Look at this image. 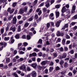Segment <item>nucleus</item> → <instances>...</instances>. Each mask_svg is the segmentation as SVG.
I'll return each instance as SVG.
<instances>
[{"instance_id": "f257e3e1", "label": "nucleus", "mask_w": 77, "mask_h": 77, "mask_svg": "<svg viewBox=\"0 0 77 77\" xmlns=\"http://www.w3.org/2000/svg\"><path fill=\"white\" fill-rule=\"evenodd\" d=\"M20 70H22L24 71H26V66L24 64H23L19 67Z\"/></svg>"}, {"instance_id": "f03ea898", "label": "nucleus", "mask_w": 77, "mask_h": 77, "mask_svg": "<svg viewBox=\"0 0 77 77\" xmlns=\"http://www.w3.org/2000/svg\"><path fill=\"white\" fill-rule=\"evenodd\" d=\"M15 42V39H14V37L12 36L10 38V40L9 42V43L12 44Z\"/></svg>"}, {"instance_id": "7ed1b4c3", "label": "nucleus", "mask_w": 77, "mask_h": 77, "mask_svg": "<svg viewBox=\"0 0 77 77\" xmlns=\"http://www.w3.org/2000/svg\"><path fill=\"white\" fill-rule=\"evenodd\" d=\"M17 17H14L13 18L12 21L11 23H13V24H15L17 23Z\"/></svg>"}, {"instance_id": "20e7f679", "label": "nucleus", "mask_w": 77, "mask_h": 77, "mask_svg": "<svg viewBox=\"0 0 77 77\" xmlns=\"http://www.w3.org/2000/svg\"><path fill=\"white\" fill-rule=\"evenodd\" d=\"M67 56V54H66V53L64 52L63 54L62 57H60V59H65V58H66Z\"/></svg>"}, {"instance_id": "39448f33", "label": "nucleus", "mask_w": 77, "mask_h": 77, "mask_svg": "<svg viewBox=\"0 0 77 77\" xmlns=\"http://www.w3.org/2000/svg\"><path fill=\"white\" fill-rule=\"evenodd\" d=\"M4 45V47L5 48L6 47V46H7V43L6 42H4L3 43V42H0V46H3Z\"/></svg>"}, {"instance_id": "423d86ee", "label": "nucleus", "mask_w": 77, "mask_h": 77, "mask_svg": "<svg viewBox=\"0 0 77 77\" xmlns=\"http://www.w3.org/2000/svg\"><path fill=\"white\" fill-rule=\"evenodd\" d=\"M10 30H12L13 32H15L16 30L15 25H13L10 28Z\"/></svg>"}, {"instance_id": "0eeeda50", "label": "nucleus", "mask_w": 77, "mask_h": 77, "mask_svg": "<svg viewBox=\"0 0 77 77\" xmlns=\"http://www.w3.org/2000/svg\"><path fill=\"white\" fill-rule=\"evenodd\" d=\"M47 63H48V61H47V60H45L42 61L40 64L42 65V66H44L46 65Z\"/></svg>"}, {"instance_id": "6e6552de", "label": "nucleus", "mask_w": 77, "mask_h": 77, "mask_svg": "<svg viewBox=\"0 0 77 77\" xmlns=\"http://www.w3.org/2000/svg\"><path fill=\"white\" fill-rule=\"evenodd\" d=\"M76 8V6L75 5H73L72 7V10L71 11L72 14H73L75 12V9Z\"/></svg>"}, {"instance_id": "1a4fd4ad", "label": "nucleus", "mask_w": 77, "mask_h": 77, "mask_svg": "<svg viewBox=\"0 0 77 77\" xmlns=\"http://www.w3.org/2000/svg\"><path fill=\"white\" fill-rule=\"evenodd\" d=\"M36 55H37V54L36 52H33L32 54H29V57H32V56L35 57V56H36Z\"/></svg>"}, {"instance_id": "9d476101", "label": "nucleus", "mask_w": 77, "mask_h": 77, "mask_svg": "<svg viewBox=\"0 0 77 77\" xmlns=\"http://www.w3.org/2000/svg\"><path fill=\"white\" fill-rule=\"evenodd\" d=\"M31 66L34 69H36L37 66V63H33L31 64Z\"/></svg>"}, {"instance_id": "9b49d317", "label": "nucleus", "mask_w": 77, "mask_h": 77, "mask_svg": "<svg viewBox=\"0 0 77 77\" xmlns=\"http://www.w3.org/2000/svg\"><path fill=\"white\" fill-rule=\"evenodd\" d=\"M26 60V58H20L19 59L17 60V61L18 62H23V60Z\"/></svg>"}, {"instance_id": "f8f14e48", "label": "nucleus", "mask_w": 77, "mask_h": 77, "mask_svg": "<svg viewBox=\"0 0 77 77\" xmlns=\"http://www.w3.org/2000/svg\"><path fill=\"white\" fill-rule=\"evenodd\" d=\"M33 77H36V72L35 71H32L31 73Z\"/></svg>"}, {"instance_id": "ddd939ff", "label": "nucleus", "mask_w": 77, "mask_h": 77, "mask_svg": "<svg viewBox=\"0 0 77 77\" xmlns=\"http://www.w3.org/2000/svg\"><path fill=\"white\" fill-rule=\"evenodd\" d=\"M61 23V20H59L55 23V26L57 27H58L60 26V23Z\"/></svg>"}, {"instance_id": "4468645a", "label": "nucleus", "mask_w": 77, "mask_h": 77, "mask_svg": "<svg viewBox=\"0 0 77 77\" xmlns=\"http://www.w3.org/2000/svg\"><path fill=\"white\" fill-rule=\"evenodd\" d=\"M19 14H23L24 12V10L23 8H20L19 11Z\"/></svg>"}, {"instance_id": "2eb2a0df", "label": "nucleus", "mask_w": 77, "mask_h": 77, "mask_svg": "<svg viewBox=\"0 0 77 77\" xmlns=\"http://www.w3.org/2000/svg\"><path fill=\"white\" fill-rule=\"evenodd\" d=\"M55 14H56V18H58L59 17L60 15V13L59 11H56Z\"/></svg>"}, {"instance_id": "dca6fc26", "label": "nucleus", "mask_w": 77, "mask_h": 77, "mask_svg": "<svg viewBox=\"0 0 77 77\" xmlns=\"http://www.w3.org/2000/svg\"><path fill=\"white\" fill-rule=\"evenodd\" d=\"M65 11H66V8H65V7L64 6L62 8L61 12H65Z\"/></svg>"}, {"instance_id": "f3484780", "label": "nucleus", "mask_w": 77, "mask_h": 77, "mask_svg": "<svg viewBox=\"0 0 77 77\" xmlns=\"http://www.w3.org/2000/svg\"><path fill=\"white\" fill-rule=\"evenodd\" d=\"M68 65H69V64H68V63L67 62H65L64 65V68H67L68 66Z\"/></svg>"}, {"instance_id": "a211bd4d", "label": "nucleus", "mask_w": 77, "mask_h": 77, "mask_svg": "<svg viewBox=\"0 0 77 77\" xmlns=\"http://www.w3.org/2000/svg\"><path fill=\"white\" fill-rule=\"evenodd\" d=\"M6 63H8L9 62H10V58H6Z\"/></svg>"}, {"instance_id": "6ab92c4d", "label": "nucleus", "mask_w": 77, "mask_h": 77, "mask_svg": "<svg viewBox=\"0 0 77 77\" xmlns=\"http://www.w3.org/2000/svg\"><path fill=\"white\" fill-rule=\"evenodd\" d=\"M10 39V37H5L4 38V41H9Z\"/></svg>"}, {"instance_id": "aec40b11", "label": "nucleus", "mask_w": 77, "mask_h": 77, "mask_svg": "<svg viewBox=\"0 0 77 77\" xmlns=\"http://www.w3.org/2000/svg\"><path fill=\"white\" fill-rule=\"evenodd\" d=\"M66 42V39H63L62 41V44L63 45H65V42Z\"/></svg>"}, {"instance_id": "412c9836", "label": "nucleus", "mask_w": 77, "mask_h": 77, "mask_svg": "<svg viewBox=\"0 0 77 77\" xmlns=\"http://www.w3.org/2000/svg\"><path fill=\"white\" fill-rule=\"evenodd\" d=\"M17 2H13L12 4V6L13 8H15L16 6H17Z\"/></svg>"}, {"instance_id": "4be33fe9", "label": "nucleus", "mask_w": 77, "mask_h": 77, "mask_svg": "<svg viewBox=\"0 0 77 77\" xmlns=\"http://www.w3.org/2000/svg\"><path fill=\"white\" fill-rule=\"evenodd\" d=\"M13 17H14V14H11L10 15L8 18V20H11V18H13Z\"/></svg>"}, {"instance_id": "5701e85b", "label": "nucleus", "mask_w": 77, "mask_h": 77, "mask_svg": "<svg viewBox=\"0 0 77 77\" xmlns=\"http://www.w3.org/2000/svg\"><path fill=\"white\" fill-rule=\"evenodd\" d=\"M24 11L25 12H27V9H28V7L27 6H25L24 8Z\"/></svg>"}, {"instance_id": "b1692460", "label": "nucleus", "mask_w": 77, "mask_h": 77, "mask_svg": "<svg viewBox=\"0 0 77 77\" xmlns=\"http://www.w3.org/2000/svg\"><path fill=\"white\" fill-rule=\"evenodd\" d=\"M45 6L47 8H48L49 7H50V3H46Z\"/></svg>"}, {"instance_id": "393cba45", "label": "nucleus", "mask_w": 77, "mask_h": 77, "mask_svg": "<svg viewBox=\"0 0 77 77\" xmlns=\"http://www.w3.org/2000/svg\"><path fill=\"white\" fill-rule=\"evenodd\" d=\"M15 38L16 39H20V35L18 34H16L15 36Z\"/></svg>"}, {"instance_id": "a878e982", "label": "nucleus", "mask_w": 77, "mask_h": 77, "mask_svg": "<svg viewBox=\"0 0 77 77\" xmlns=\"http://www.w3.org/2000/svg\"><path fill=\"white\" fill-rule=\"evenodd\" d=\"M74 58H72V59H70L69 60V63H71L73 62H74Z\"/></svg>"}, {"instance_id": "bb28decb", "label": "nucleus", "mask_w": 77, "mask_h": 77, "mask_svg": "<svg viewBox=\"0 0 77 77\" xmlns=\"http://www.w3.org/2000/svg\"><path fill=\"white\" fill-rule=\"evenodd\" d=\"M57 36H61V33L60 31H57Z\"/></svg>"}, {"instance_id": "cd10ccee", "label": "nucleus", "mask_w": 77, "mask_h": 77, "mask_svg": "<svg viewBox=\"0 0 77 77\" xmlns=\"http://www.w3.org/2000/svg\"><path fill=\"white\" fill-rule=\"evenodd\" d=\"M26 38L27 39V40H29L31 38V37L30 35H28L26 36Z\"/></svg>"}, {"instance_id": "c85d7f7f", "label": "nucleus", "mask_w": 77, "mask_h": 77, "mask_svg": "<svg viewBox=\"0 0 77 77\" xmlns=\"http://www.w3.org/2000/svg\"><path fill=\"white\" fill-rule=\"evenodd\" d=\"M15 11V9L14 8H13L11 10H10V11L9 12L10 14H12L14 12V11Z\"/></svg>"}, {"instance_id": "c756f323", "label": "nucleus", "mask_w": 77, "mask_h": 77, "mask_svg": "<svg viewBox=\"0 0 77 77\" xmlns=\"http://www.w3.org/2000/svg\"><path fill=\"white\" fill-rule=\"evenodd\" d=\"M29 25V23H26L24 25V26L25 27H28Z\"/></svg>"}, {"instance_id": "7c9ffc66", "label": "nucleus", "mask_w": 77, "mask_h": 77, "mask_svg": "<svg viewBox=\"0 0 77 77\" xmlns=\"http://www.w3.org/2000/svg\"><path fill=\"white\" fill-rule=\"evenodd\" d=\"M70 17H71V15H70L69 14H68L67 15H66V17H65V18H66L67 19H68V18H70Z\"/></svg>"}, {"instance_id": "2f4dec72", "label": "nucleus", "mask_w": 77, "mask_h": 77, "mask_svg": "<svg viewBox=\"0 0 77 77\" xmlns=\"http://www.w3.org/2000/svg\"><path fill=\"white\" fill-rule=\"evenodd\" d=\"M18 32H20L21 29V26H19L17 27Z\"/></svg>"}, {"instance_id": "473e14b6", "label": "nucleus", "mask_w": 77, "mask_h": 77, "mask_svg": "<svg viewBox=\"0 0 77 77\" xmlns=\"http://www.w3.org/2000/svg\"><path fill=\"white\" fill-rule=\"evenodd\" d=\"M42 11L43 12H47V8H42Z\"/></svg>"}, {"instance_id": "72a5a7b5", "label": "nucleus", "mask_w": 77, "mask_h": 77, "mask_svg": "<svg viewBox=\"0 0 77 77\" xmlns=\"http://www.w3.org/2000/svg\"><path fill=\"white\" fill-rule=\"evenodd\" d=\"M33 51L35 52H38V51H39V50L36 48H35L33 49Z\"/></svg>"}, {"instance_id": "f704fd0d", "label": "nucleus", "mask_w": 77, "mask_h": 77, "mask_svg": "<svg viewBox=\"0 0 77 77\" xmlns=\"http://www.w3.org/2000/svg\"><path fill=\"white\" fill-rule=\"evenodd\" d=\"M48 15H49L47 13H45L44 15V17H48Z\"/></svg>"}, {"instance_id": "c9c22d12", "label": "nucleus", "mask_w": 77, "mask_h": 77, "mask_svg": "<svg viewBox=\"0 0 77 77\" xmlns=\"http://www.w3.org/2000/svg\"><path fill=\"white\" fill-rule=\"evenodd\" d=\"M55 2V1L54 0H51L50 1V5H51L52 4H53Z\"/></svg>"}, {"instance_id": "e433bc0d", "label": "nucleus", "mask_w": 77, "mask_h": 77, "mask_svg": "<svg viewBox=\"0 0 77 77\" xmlns=\"http://www.w3.org/2000/svg\"><path fill=\"white\" fill-rule=\"evenodd\" d=\"M64 34H65V32H64V31H61V36H63L64 35Z\"/></svg>"}, {"instance_id": "4c0bfd02", "label": "nucleus", "mask_w": 77, "mask_h": 77, "mask_svg": "<svg viewBox=\"0 0 77 77\" xmlns=\"http://www.w3.org/2000/svg\"><path fill=\"white\" fill-rule=\"evenodd\" d=\"M76 23H77V22H72L70 23V25L74 26Z\"/></svg>"}, {"instance_id": "58836bf2", "label": "nucleus", "mask_w": 77, "mask_h": 77, "mask_svg": "<svg viewBox=\"0 0 77 77\" xmlns=\"http://www.w3.org/2000/svg\"><path fill=\"white\" fill-rule=\"evenodd\" d=\"M12 75H13L15 77H18V75H17L16 72L13 73Z\"/></svg>"}, {"instance_id": "ea45409f", "label": "nucleus", "mask_w": 77, "mask_h": 77, "mask_svg": "<svg viewBox=\"0 0 77 77\" xmlns=\"http://www.w3.org/2000/svg\"><path fill=\"white\" fill-rule=\"evenodd\" d=\"M64 50L65 51H66L68 50V48H67V47L64 46Z\"/></svg>"}, {"instance_id": "a19ab883", "label": "nucleus", "mask_w": 77, "mask_h": 77, "mask_svg": "<svg viewBox=\"0 0 77 77\" xmlns=\"http://www.w3.org/2000/svg\"><path fill=\"white\" fill-rule=\"evenodd\" d=\"M59 50H60V51L61 52L63 51V47H61L59 49Z\"/></svg>"}, {"instance_id": "79ce46f5", "label": "nucleus", "mask_w": 77, "mask_h": 77, "mask_svg": "<svg viewBox=\"0 0 77 77\" xmlns=\"http://www.w3.org/2000/svg\"><path fill=\"white\" fill-rule=\"evenodd\" d=\"M74 50H71L69 52V53H70L72 54H74Z\"/></svg>"}, {"instance_id": "37998d69", "label": "nucleus", "mask_w": 77, "mask_h": 77, "mask_svg": "<svg viewBox=\"0 0 77 77\" xmlns=\"http://www.w3.org/2000/svg\"><path fill=\"white\" fill-rule=\"evenodd\" d=\"M38 43H39L40 44H42V39H39Z\"/></svg>"}, {"instance_id": "c03bdc74", "label": "nucleus", "mask_w": 77, "mask_h": 77, "mask_svg": "<svg viewBox=\"0 0 77 77\" xmlns=\"http://www.w3.org/2000/svg\"><path fill=\"white\" fill-rule=\"evenodd\" d=\"M66 39H70V36L67 34L66 35Z\"/></svg>"}, {"instance_id": "a18cd8bd", "label": "nucleus", "mask_w": 77, "mask_h": 77, "mask_svg": "<svg viewBox=\"0 0 77 77\" xmlns=\"http://www.w3.org/2000/svg\"><path fill=\"white\" fill-rule=\"evenodd\" d=\"M1 34H3L4 33V28H2L1 29Z\"/></svg>"}, {"instance_id": "49530a36", "label": "nucleus", "mask_w": 77, "mask_h": 77, "mask_svg": "<svg viewBox=\"0 0 77 77\" xmlns=\"http://www.w3.org/2000/svg\"><path fill=\"white\" fill-rule=\"evenodd\" d=\"M60 41H61V39L60 38H58L57 41H56V43H58V42H60Z\"/></svg>"}, {"instance_id": "de8ad7c7", "label": "nucleus", "mask_w": 77, "mask_h": 77, "mask_svg": "<svg viewBox=\"0 0 77 77\" xmlns=\"http://www.w3.org/2000/svg\"><path fill=\"white\" fill-rule=\"evenodd\" d=\"M55 7L56 9H59L60 8V5H56L55 6Z\"/></svg>"}, {"instance_id": "09e8293b", "label": "nucleus", "mask_w": 77, "mask_h": 77, "mask_svg": "<svg viewBox=\"0 0 77 77\" xmlns=\"http://www.w3.org/2000/svg\"><path fill=\"white\" fill-rule=\"evenodd\" d=\"M38 68L39 70H41V69H42V66H41L39 65L38 66Z\"/></svg>"}, {"instance_id": "8fccbe9b", "label": "nucleus", "mask_w": 77, "mask_h": 77, "mask_svg": "<svg viewBox=\"0 0 77 77\" xmlns=\"http://www.w3.org/2000/svg\"><path fill=\"white\" fill-rule=\"evenodd\" d=\"M34 17L36 20L38 19V14H35V15L34 16Z\"/></svg>"}, {"instance_id": "3c124183", "label": "nucleus", "mask_w": 77, "mask_h": 77, "mask_svg": "<svg viewBox=\"0 0 77 77\" xmlns=\"http://www.w3.org/2000/svg\"><path fill=\"white\" fill-rule=\"evenodd\" d=\"M65 12H62V17H66V16H65V14L64 13Z\"/></svg>"}, {"instance_id": "603ef678", "label": "nucleus", "mask_w": 77, "mask_h": 77, "mask_svg": "<svg viewBox=\"0 0 77 77\" xmlns=\"http://www.w3.org/2000/svg\"><path fill=\"white\" fill-rule=\"evenodd\" d=\"M38 2V0H35L34 2V5H36Z\"/></svg>"}, {"instance_id": "864d4df0", "label": "nucleus", "mask_w": 77, "mask_h": 77, "mask_svg": "<svg viewBox=\"0 0 77 77\" xmlns=\"http://www.w3.org/2000/svg\"><path fill=\"white\" fill-rule=\"evenodd\" d=\"M50 26V23H47V26H46L47 28H49Z\"/></svg>"}, {"instance_id": "5fc2aeb1", "label": "nucleus", "mask_w": 77, "mask_h": 77, "mask_svg": "<svg viewBox=\"0 0 77 77\" xmlns=\"http://www.w3.org/2000/svg\"><path fill=\"white\" fill-rule=\"evenodd\" d=\"M53 70V67H50L49 69L50 71H52Z\"/></svg>"}, {"instance_id": "6e6d98bb", "label": "nucleus", "mask_w": 77, "mask_h": 77, "mask_svg": "<svg viewBox=\"0 0 77 77\" xmlns=\"http://www.w3.org/2000/svg\"><path fill=\"white\" fill-rule=\"evenodd\" d=\"M53 56L54 57H56L57 56V54L56 53H53Z\"/></svg>"}, {"instance_id": "4d7b16f0", "label": "nucleus", "mask_w": 77, "mask_h": 77, "mask_svg": "<svg viewBox=\"0 0 77 77\" xmlns=\"http://www.w3.org/2000/svg\"><path fill=\"white\" fill-rule=\"evenodd\" d=\"M64 63V61L63 60H62L61 61L60 63V65H63Z\"/></svg>"}, {"instance_id": "13d9d810", "label": "nucleus", "mask_w": 77, "mask_h": 77, "mask_svg": "<svg viewBox=\"0 0 77 77\" xmlns=\"http://www.w3.org/2000/svg\"><path fill=\"white\" fill-rule=\"evenodd\" d=\"M38 55V56H42V52H39Z\"/></svg>"}, {"instance_id": "bf43d9fd", "label": "nucleus", "mask_w": 77, "mask_h": 77, "mask_svg": "<svg viewBox=\"0 0 77 77\" xmlns=\"http://www.w3.org/2000/svg\"><path fill=\"white\" fill-rule=\"evenodd\" d=\"M40 11H41V10H40V8H37L36 11V12L37 13L39 12Z\"/></svg>"}, {"instance_id": "052dcab7", "label": "nucleus", "mask_w": 77, "mask_h": 77, "mask_svg": "<svg viewBox=\"0 0 77 77\" xmlns=\"http://www.w3.org/2000/svg\"><path fill=\"white\" fill-rule=\"evenodd\" d=\"M22 45V43H20L18 44V48H20V47H21Z\"/></svg>"}, {"instance_id": "680f3d73", "label": "nucleus", "mask_w": 77, "mask_h": 77, "mask_svg": "<svg viewBox=\"0 0 77 77\" xmlns=\"http://www.w3.org/2000/svg\"><path fill=\"white\" fill-rule=\"evenodd\" d=\"M60 70V67H59L57 66L56 67V71H58V70Z\"/></svg>"}, {"instance_id": "e2e57ef3", "label": "nucleus", "mask_w": 77, "mask_h": 77, "mask_svg": "<svg viewBox=\"0 0 77 77\" xmlns=\"http://www.w3.org/2000/svg\"><path fill=\"white\" fill-rule=\"evenodd\" d=\"M77 71L75 69H74L73 71V73L74 74H76V73H77Z\"/></svg>"}, {"instance_id": "0e129e2a", "label": "nucleus", "mask_w": 77, "mask_h": 77, "mask_svg": "<svg viewBox=\"0 0 77 77\" xmlns=\"http://www.w3.org/2000/svg\"><path fill=\"white\" fill-rule=\"evenodd\" d=\"M48 69H46L45 70V74H48Z\"/></svg>"}, {"instance_id": "69168bd1", "label": "nucleus", "mask_w": 77, "mask_h": 77, "mask_svg": "<svg viewBox=\"0 0 77 77\" xmlns=\"http://www.w3.org/2000/svg\"><path fill=\"white\" fill-rule=\"evenodd\" d=\"M66 28H68V23L66 24L64 26Z\"/></svg>"}, {"instance_id": "338daca9", "label": "nucleus", "mask_w": 77, "mask_h": 77, "mask_svg": "<svg viewBox=\"0 0 77 77\" xmlns=\"http://www.w3.org/2000/svg\"><path fill=\"white\" fill-rule=\"evenodd\" d=\"M20 54H24V52L23 51H21L19 52Z\"/></svg>"}, {"instance_id": "774afa93", "label": "nucleus", "mask_w": 77, "mask_h": 77, "mask_svg": "<svg viewBox=\"0 0 77 77\" xmlns=\"http://www.w3.org/2000/svg\"><path fill=\"white\" fill-rule=\"evenodd\" d=\"M73 18L75 20L76 19H77V14L75 15L73 17Z\"/></svg>"}]
</instances>
